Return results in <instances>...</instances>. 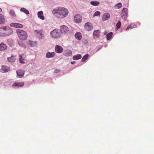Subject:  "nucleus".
Wrapping results in <instances>:
<instances>
[{"mask_svg": "<svg viewBox=\"0 0 154 154\" xmlns=\"http://www.w3.org/2000/svg\"><path fill=\"white\" fill-rule=\"evenodd\" d=\"M99 50H100V49H99L97 51H99Z\"/></svg>", "mask_w": 154, "mask_h": 154, "instance_id": "obj_41", "label": "nucleus"}, {"mask_svg": "<svg viewBox=\"0 0 154 154\" xmlns=\"http://www.w3.org/2000/svg\"><path fill=\"white\" fill-rule=\"evenodd\" d=\"M100 13L99 11H97L95 12L93 15V17H95L96 16H98L100 15Z\"/></svg>", "mask_w": 154, "mask_h": 154, "instance_id": "obj_35", "label": "nucleus"}, {"mask_svg": "<svg viewBox=\"0 0 154 154\" xmlns=\"http://www.w3.org/2000/svg\"><path fill=\"white\" fill-rule=\"evenodd\" d=\"M74 21L76 23H79L82 21V17L79 14L76 15L74 17Z\"/></svg>", "mask_w": 154, "mask_h": 154, "instance_id": "obj_7", "label": "nucleus"}, {"mask_svg": "<svg viewBox=\"0 0 154 154\" xmlns=\"http://www.w3.org/2000/svg\"><path fill=\"white\" fill-rule=\"evenodd\" d=\"M52 13L57 17L62 19L67 16L68 11L66 9L60 7L54 9L53 10Z\"/></svg>", "mask_w": 154, "mask_h": 154, "instance_id": "obj_1", "label": "nucleus"}, {"mask_svg": "<svg viewBox=\"0 0 154 154\" xmlns=\"http://www.w3.org/2000/svg\"><path fill=\"white\" fill-rule=\"evenodd\" d=\"M2 11V9L1 8H0V12H1Z\"/></svg>", "mask_w": 154, "mask_h": 154, "instance_id": "obj_40", "label": "nucleus"}, {"mask_svg": "<svg viewBox=\"0 0 154 154\" xmlns=\"http://www.w3.org/2000/svg\"><path fill=\"white\" fill-rule=\"evenodd\" d=\"M60 31L62 33H67L69 32V29L68 27L64 25L60 26Z\"/></svg>", "mask_w": 154, "mask_h": 154, "instance_id": "obj_8", "label": "nucleus"}, {"mask_svg": "<svg viewBox=\"0 0 154 154\" xmlns=\"http://www.w3.org/2000/svg\"><path fill=\"white\" fill-rule=\"evenodd\" d=\"M75 36L76 38L79 40H80L82 38V34L80 32L76 33L75 35Z\"/></svg>", "mask_w": 154, "mask_h": 154, "instance_id": "obj_23", "label": "nucleus"}, {"mask_svg": "<svg viewBox=\"0 0 154 154\" xmlns=\"http://www.w3.org/2000/svg\"><path fill=\"white\" fill-rule=\"evenodd\" d=\"M24 85V83L23 82H15L13 84L12 86L19 88L23 86Z\"/></svg>", "mask_w": 154, "mask_h": 154, "instance_id": "obj_12", "label": "nucleus"}, {"mask_svg": "<svg viewBox=\"0 0 154 154\" xmlns=\"http://www.w3.org/2000/svg\"><path fill=\"white\" fill-rule=\"evenodd\" d=\"M75 63V61H73V62H71V63L72 64H74V63Z\"/></svg>", "mask_w": 154, "mask_h": 154, "instance_id": "obj_38", "label": "nucleus"}, {"mask_svg": "<svg viewBox=\"0 0 154 154\" xmlns=\"http://www.w3.org/2000/svg\"><path fill=\"white\" fill-rule=\"evenodd\" d=\"M8 60L11 62H14L16 60V57L15 56H11V57L8 58Z\"/></svg>", "mask_w": 154, "mask_h": 154, "instance_id": "obj_26", "label": "nucleus"}, {"mask_svg": "<svg viewBox=\"0 0 154 154\" xmlns=\"http://www.w3.org/2000/svg\"><path fill=\"white\" fill-rule=\"evenodd\" d=\"M100 32L99 30H95L94 31L93 33L94 38L96 39L99 37L100 35Z\"/></svg>", "mask_w": 154, "mask_h": 154, "instance_id": "obj_14", "label": "nucleus"}, {"mask_svg": "<svg viewBox=\"0 0 154 154\" xmlns=\"http://www.w3.org/2000/svg\"><path fill=\"white\" fill-rule=\"evenodd\" d=\"M7 45L3 42H2L0 44V51H3L7 48Z\"/></svg>", "mask_w": 154, "mask_h": 154, "instance_id": "obj_15", "label": "nucleus"}, {"mask_svg": "<svg viewBox=\"0 0 154 154\" xmlns=\"http://www.w3.org/2000/svg\"><path fill=\"white\" fill-rule=\"evenodd\" d=\"M62 32L60 30L54 29L50 33L51 36L54 38H57L60 37L61 35Z\"/></svg>", "mask_w": 154, "mask_h": 154, "instance_id": "obj_5", "label": "nucleus"}, {"mask_svg": "<svg viewBox=\"0 0 154 154\" xmlns=\"http://www.w3.org/2000/svg\"><path fill=\"white\" fill-rule=\"evenodd\" d=\"M90 4L93 6H97L100 4V3L99 2L96 1H92L91 2Z\"/></svg>", "mask_w": 154, "mask_h": 154, "instance_id": "obj_27", "label": "nucleus"}, {"mask_svg": "<svg viewBox=\"0 0 154 154\" xmlns=\"http://www.w3.org/2000/svg\"><path fill=\"white\" fill-rule=\"evenodd\" d=\"M81 58L82 56L80 54H78L73 57V59L75 60H78L81 59Z\"/></svg>", "mask_w": 154, "mask_h": 154, "instance_id": "obj_24", "label": "nucleus"}, {"mask_svg": "<svg viewBox=\"0 0 154 154\" xmlns=\"http://www.w3.org/2000/svg\"><path fill=\"white\" fill-rule=\"evenodd\" d=\"M13 31L10 28L3 26L0 27V36H7L13 33Z\"/></svg>", "mask_w": 154, "mask_h": 154, "instance_id": "obj_2", "label": "nucleus"}, {"mask_svg": "<svg viewBox=\"0 0 154 154\" xmlns=\"http://www.w3.org/2000/svg\"><path fill=\"white\" fill-rule=\"evenodd\" d=\"M16 32L19 38L21 40H25L27 37V34L26 32L21 29H17Z\"/></svg>", "mask_w": 154, "mask_h": 154, "instance_id": "obj_3", "label": "nucleus"}, {"mask_svg": "<svg viewBox=\"0 0 154 154\" xmlns=\"http://www.w3.org/2000/svg\"><path fill=\"white\" fill-rule=\"evenodd\" d=\"M20 11L25 13L26 14L28 15L29 14V11L24 8H22L20 9Z\"/></svg>", "mask_w": 154, "mask_h": 154, "instance_id": "obj_28", "label": "nucleus"}, {"mask_svg": "<svg viewBox=\"0 0 154 154\" xmlns=\"http://www.w3.org/2000/svg\"><path fill=\"white\" fill-rule=\"evenodd\" d=\"M89 55L88 54L85 55L82 58V62H85L88 57Z\"/></svg>", "mask_w": 154, "mask_h": 154, "instance_id": "obj_29", "label": "nucleus"}, {"mask_svg": "<svg viewBox=\"0 0 154 154\" xmlns=\"http://www.w3.org/2000/svg\"><path fill=\"white\" fill-rule=\"evenodd\" d=\"M27 44L28 45H30L31 46H32V42L31 41H29L27 43Z\"/></svg>", "mask_w": 154, "mask_h": 154, "instance_id": "obj_36", "label": "nucleus"}, {"mask_svg": "<svg viewBox=\"0 0 154 154\" xmlns=\"http://www.w3.org/2000/svg\"><path fill=\"white\" fill-rule=\"evenodd\" d=\"M135 25L134 23L131 24L129 25L126 29V30H128L130 29H132L134 28Z\"/></svg>", "mask_w": 154, "mask_h": 154, "instance_id": "obj_31", "label": "nucleus"}, {"mask_svg": "<svg viewBox=\"0 0 154 154\" xmlns=\"http://www.w3.org/2000/svg\"><path fill=\"white\" fill-rule=\"evenodd\" d=\"M55 50L56 52L58 53H61L63 51V48L59 45H57L55 46Z\"/></svg>", "mask_w": 154, "mask_h": 154, "instance_id": "obj_9", "label": "nucleus"}, {"mask_svg": "<svg viewBox=\"0 0 154 154\" xmlns=\"http://www.w3.org/2000/svg\"><path fill=\"white\" fill-rule=\"evenodd\" d=\"M24 55L23 54H20L19 55V60L20 63H25L24 61L25 60L24 59Z\"/></svg>", "mask_w": 154, "mask_h": 154, "instance_id": "obj_21", "label": "nucleus"}, {"mask_svg": "<svg viewBox=\"0 0 154 154\" xmlns=\"http://www.w3.org/2000/svg\"><path fill=\"white\" fill-rule=\"evenodd\" d=\"M34 33L39 39H43L45 37L44 31L42 29L35 30Z\"/></svg>", "mask_w": 154, "mask_h": 154, "instance_id": "obj_4", "label": "nucleus"}, {"mask_svg": "<svg viewBox=\"0 0 154 154\" xmlns=\"http://www.w3.org/2000/svg\"><path fill=\"white\" fill-rule=\"evenodd\" d=\"M11 26L17 28H21L23 27V26L20 23H13L10 24Z\"/></svg>", "mask_w": 154, "mask_h": 154, "instance_id": "obj_10", "label": "nucleus"}, {"mask_svg": "<svg viewBox=\"0 0 154 154\" xmlns=\"http://www.w3.org/2000/svg\"><path fill=\"white\" fill-rule=\"evenodd\" d=\"M55 53L54 52H48L46 54V56L47 58L53 57L55 55Z\"/></svg>", "mask_w": 154, "mask_h": 154, "instance_id": "obj_17", "label": "nucleus"}, {"mask_svg": "<svg viewBox=\"0 0 154 154\" xmlns=\"http://www.w3.org/2000/svg\"><path fill=\"white\" fill-rule=\"evenodd\" d=\"M10 70V68L9 67L2 66L1 69H0V71L2 72H6L9 71Z\"/></svg>", "mask_w": 154, "mask_h": 154, "instance_id": "obj_11", "label": "nucleus"}, {"mask_svg": "<svg viewBox=\"0 0 154 154\" xmlns=\"http://www.w3.org/2000/svg\"><path fill=\"white\" fill-rule=\"evenodd\" d=\"M122 6V4L120 2L116 4L115 6V8L117 9H119L121 8Z\"/></svg>", "mask_w": 154, "mask_h": 154, "instance_id": "obj_33", "label": "nucleus"}, {"mask_svg": "<svg viewBox=\"0 0 154 154\" xmlns=\"http://www.w3.org/2000/svg\"><path fill=\"white\" fill-rule=\"evenodd\" d=\"M18 43L19 45L21 47L24 48L25 47V45L24 44L23 42L20 41L18 42Z\"/></svg>", "mask_w": 154, "mask_h": 154, "instance_id": "obj_32", "label": "nucleus"}, {"mask_svg": "<svg viewBox=\"0 0 154 154\" xmlns=\"http://www.w3.org/2000/svg\"><path fill=\"white\" fill-rule=\"evenodd\" d=\"M112 35L113 33L112 32L108 33L106 36L107 40H109L111 38Z\"/></svg>", "mask_w": 154, "mask_h": 154, "instance_id": "obj_25", "label": "nucleus"}, {"mask_svg": "<svg viewBox=\"0 0 154 154\" xmlns=\"http://www.w3.org/2000/svg\"><path fill=\"white\" fill-rule=\"evenodd\" d=\"M121 22L120 21H119L117 23L116 25V30H117L119 29L121 26Z\"/></svg>", "mask_w": 154, "mask_h": 154, "instance_id": "obj_30", "label": "nucleus"}, {"mask_svg": "<svg viewBox=\"0 0 154 154\" xmlns=\"http://www.w3.org/2000/svg\"><path fill=\"white\" fill-rule=\"evenodd\" d=\"M38 16L39 18L42 20L45 19V17L43 16V13L42 11H39L38 12Z\"/></svg>", "mask_w": 154, "mask_h": 154, "instance_id": "obj_18", "label": "nucleus"}, {"mask_svg": "<svg viewBox=\"0 0 154 154\" xmlns=\"http://www.w3.org/2000/svg\"><path fill=\"white\" fill-rule=\"evenodd\" d=\"M107 33V32H104V35H106Z\"/></svg>", "mask_w": 154, "mask_h": 154, "instance_id": "obj_39", "label": "nucleus"}, {"mask_svg": "<svg viewBox=\"0 0 154 154\" xmlns=\"http://www.w3.org/2000/svg\"><path fill=\"white\" fill-rule=\"evenodd\" d=\"M54 73H58L60 72V71L58 70H56L54 71Z\"/></svg>", "mask_w": 154, "mask_h": 154, "instance_id": "obj_37", "label": "nucleus"}, {"mask_svg": "<svg viewBox=\"0 0 154 154\" xmlns=\"http://www.w3.org/2000/svg\"><path fill=\"white\" fill-rule=\"evenodd\" d=\"M17 76L20 78H22L24 75V71L22 70H19L16 71Z\"/></svg>", "mask_w": 154, "mask_h": 154, "instance_id": "obj_13", "label": "nucleus"}, {"mask_svg": "<svg viewBox=\"0 0 154 154\" xmlns=\"http://www.w3.org/2000/svg\"><path fill=\"white\" fill-rule=\"evenodd\" d=\"M110 14L108 13H104L102 17V20L103 21L109 19L110 17Z\"/></svg>", "mask_w": 154, "mask_h": 154, "instance_id": "obj_19", "label": "nucleus"}, {"mask_svg": "<svg viewBox=\"0 0 154 154\" xmlns=\"http://www.w3.org/2000/svg\"><path fill=\"white\" fill-rule=\"evenodd\" d=\"M93 26L92 24L88 22L85 23L84 26L85 29L88 31H90L93 29Z\"/></svg>", "mask_w": 154, "mask_h": 154, "instance_id": "obj_6", "label": "nucleus"}, {"mask_svg": "<svg viewBox=\"0 0 154 154\" xmlns=\"http://www.w3.org/2000/svg\"><path fill=\"white\" fill-rule=\"evenodd\" d=\"M72 51L69 50H67L64 51V54L66 56H69L71 55Z\"/></svg>", "mask_w": 154, "mask_h": 154, "instance_id": "obj_20", "label": "nucleus"}, {"mask_svg": "<svg viewBox=\"0 0 154 154\" xmlns=\"http://www.w3.org/2000/svg\"><path fill=\"white\" fill-rule=\"evenodd\" d=\"M10 14L12 17H15V14L14 11L12 10H11L10 12Z\"/></svg>", "mask_w": 154, "mask_h": 154, "instance_id": "obj_34", "label": "nucleus"}, {"mask_svg": "<svg viewBox=\"0 0 154 154\" xmlns=\"http://www.w3.org/2000/svg\"><path fill=\"white\" fill-rule=\"evenodd\" d=\"M128 9L125 8L123 9L121 14L122 16L124 17H126L128 15Z\"/></svg>", "mask_w": 154, "mask_h": 154, "instance_id": "obj_16", "label": "nucleus"}, {"mask_svg": "<svg viewBox=\"0 0 154 154\" xmlns=\"http://www.w3.org/2000/svg\"><path fill=\"white\" fill-rule=\"evenodd\" d=\"M5 20L3 15L0 13V24H3L5 23Z\"/></svg>", "mask_w": 154, "mask_h": 154, "instance_id": "obj_22", "label": "nucleus"}]
</instances>
